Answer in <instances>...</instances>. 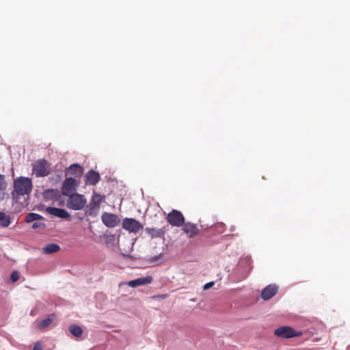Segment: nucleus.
<instances>
[{
    "mask_svg": "<svg viewBox=\"0 0 350 350\" xmlns=\"http://www.w3.org/2000/svg\"><path fill=\"white\" fill-rule=\"evenodd\" d=\"M85 178L86 184L90 185H95L100 179V174L93 170L89 171Z\"/></svg>",
    "mask_w": 350,
    "mask_h": 350,
    "instance_id": "obj_14",
    "label": "nucleus"
},
{
    "mask_svg": "<svg viewBox=\"0 0 350 350\" xmlns=\"http://www.w3.org/2000/svg\"><path fill=\"white\" fill-rule=\"evenodd\" d=\"M66 172L77 176H81L83 173V168L78 164H72L66 169Z\"/></svg>",
    "mask_w": 350,
    "mask_h": 350,
    "instance_id": "obj_15",
    "label": "nucleus"
},
{
    "mask_svg": "<svg viewBox=\"0 0 350 350\" xmlns=\"http://www.w3.org/2000/svg\"><path fill=\"white\" fill-rule=\"evenodd\" d=\"M59 250L60 247L57 244L50 243L43 248V252L45 254H53L58 252Z\"/></svg>",
    "mask_w": 350,
    "mask_h": 350,
    "instance_id": "obj_17",
    "label": "nucleus"
},
{
    "mask_svg": "<svg viewBox=\"0 0 350 350\" xmlns=\"http://www.w3.org/2000/svg\"><path fill=\"white\" fill-rule=\"evenodd\" d=\"M42 226H44V224L43 223H41V222H35L32 225V228L33 229H37L38 228H40V227H42Z\"/></svg>",
    "mask_w": 350,
    "mask_h": 350,
    "instance_id": "obj_24",
    "label": "nucleus"
},
{
    "mask_svg": "<svg viewBox=\"0 0 350 350\" xmlns=\"http://www.w3.org/2000/svg\"><path fill=\"white\" fill-rule=\"evenodd\" d=\"M54 192H55V190H53V189H48L44 191V196H46L48 193H54Z\"/></svg>",
    "mask_w": 350,
    "mask_h": 350,
    "instance_id": "obj_28",
    "label": "nucleus"
},
{
    "mask_svg": "<svg viewBox=\"0 0 350 350\" xmlns=\"http://www.w3.org/2000/svg\"><path fill=\"white\" fill-rule=\"evenodd\" d=\"M69 330L73 336L77 338L81 337L83 334L82 328L78 325H72L70 326Z\"/></svg>",
    "mask_w": 350,
    "mask_h": 350,
    "instance_id": "obj_19",
    "label": "nucleus"
},
{
    "mask_svg": "<svg viewBox=\"0 0 350 350\" xmlns=\"http://www.w3.org/2000/svg\"><path fill=\"white\" fill-rule=\"evenodd\" d=\"M77 182L73 178H67L64 181L62 193L64 196H68L75 193L74 191L77 189Z\"/></svg>",
    "mask_w": 350,
    "mask_h": 350,
    "instance_id": "obj_7",
    "label": "nucleus"
},
{
    "mask_svg": "<svg viewBox=\"0 0 350 350\" xmlns=\"http://www.w3.org/2000/svg\"><path fill=\"white\" fill-rule=\"evenodd\" d=\"M20 277V273L17 271H14L12 272L10 280L11 282L14 283L16 282Z\"/></svg>",
    "mask_w": 350,
    "mask_h": 350,
    "instance_id": "obj_23",
    "label": "nucleus"
},
{
    "mask_svg": "<svg viewBox=\"0 0 350 350\" xmlns=\"http://www.w3.org/2000/svg\"><path fill=\"white\" fill-rule=\"evenodd\" d=\"M7 187V183L5 180V176L0 174V191H4Z\"/></svg>",
    "mask_w": 350,
    "mask_h": 350,
    "instance_id": "obj_22",
    "label": "nucleus"
},
{
    "mask_svg": "<svg viewBox=\"0 0 350 350\" xmlns=\"http://www.w3.org/2000/svg\"><path fill=\"white\" fill-rule=\"evenodd\" d=\"M182 226L183 232L189 239L198 236L200 232V228L196 224L191 222H184V224Z\"/></svg>",
    "mask_w": 350,
    "mask_h": 350,
    "instance_id": "obj_8",
    "label": "nucleus"
},
{
    "mask_svg": "<svg viewBox=\"0 0 350 350\" xmlns=\"http://www.w3.org/2000/svg\"><path fill=\"white\" fill-rule=\"evenodd\" d=\"M167 220L172 226L180 227L184 224L185 217L180 211L174 209L168 213Z\"/></svg>",
    "mask_w": 350,
    "mask_h": 350,
    "instance_id": "obj_5",
    "label": "nucleus"
},
{
    "mask_svg": "<svg viewBox=\"0 0 350 350\" xmlns=\"http://www.w3.org/2000/svg\"><path fill=\"white\" fill-rule=\"evenodd\" d=\"M12 196L14 197L29 195L32 191L31 179L27 177L20 176L14 180Z\"/></svg>",
    "mask_w": 350,
    "mask_h": 350,
    "instance_id": "obj_1",
    "label": "nucleus"
},
{
    "mask_svg": "<svg viewBox=\"0 0 350 350\" xmlns=\"http://www.w3.org/2000/svg\"><path fill=\"white\" fill-rule=\"evenodd\" d=\"M32 172L37 177H45L51 173V165L45 159H38L33 164Z\"/></svg>",
    "mask_w": 350,
    "mask_h": 350,
    "instance_id": "obj_2",
    "label": "nucleus"
},
{
    "mask_svg": "<svg viewBox=\"0 0 350 350\" xmlns=\"http://www.w3.org/2000/svg\"><path fill=\"white\" fill-rule=\"evenodd\" d=\"M152 282V277L150 275L139 278L133 280H131L128 282V285L130 287L135 288L138 286L145 285L150 284Z\"/></svg>",
    "mask_w": 350,
    "mask_h": 350,
    "instance_id": "obj_13",
    "label": "nucleus"
},
{
    "mask_svg": "<svg viewBox=\"0 0 350 350\" xmlns=\"http://www.w3.org/2000/svg\"><path fill=\"white\" fill-rule=\"evenodd\" d=\"M274 334L282 338H291L301 336L302 333L289 326H282L274 329Z\"/></svg>",
    "mask_w": 350,
    "mask_h": 350,
    "instance_id": "obj_4",
    "label": "nucleus"
},
{
    "mask_svg": "<svg viewBox=\"0 0 350 350\" xmlns=\"http://www.w3.org/2000/svg\"><path fill=\"white\" fill-rule=\"evenodd\" d=\"M103 200L100 194L94 193L90 204L87 206L89 215H95L96 211L98 209L100 204Z\"/></svg>",
    "mask_w": 350,
    "mask_h": 350,
    "instance_id": "obj_10",
    "label": "nucleus"
},
{
    "mask_svg": "<svg viewBox=\"0 0 350 350\" xmlns=\"http://www.w3.org/2000/svg\"><path fill=\"white\" fill-rule=\"evenodd\" d=\"M10 218L8 215H6L5 213L0 212V226L6 228L10 224Z\"/></svg>",
    "mask_w": 350,
    "mask_h": 350,
    "instance_id": "obj_18",
    "label": "nucleus"
},
{
    "mask_svg": "<svg viewBox=\"0 0 350 350\" xmlns=\"http://www.w3.org/2000/svg\"><path fill=\"white\" fill-rule=\"evenodd\" d=\"M86 199L81 194L75 193L68 196L67 206L72 210H82L86 204Z\"/></svg>",
    "mask_w": 350,
    "mask_h": 350,
    "instance_id": "obj_3",
    "label": "nucleus"
},
{
    "mask_svg": "<svg viewBox=\"0 0 350 350\" xmlns=\"http://www.w3.org/2000/svg\"><path fill=\"white\" fill-rule=\"evenodd\" d=\"M278 287L275 284H269L266 286L261 293V297L264 300L272 298L278 292Z\"/></svg>",
    "mask_w": 350,
    "mask_h": 350,
    "instance_id": "obj_11",
    "label": "nucleus"
},
{
    "mask_svg": "<svg viewBox=\"0 0 350 350\" xmlns=\"http://www.w3.org/2000/svg\"><path fill=\"white\" fill-rule=\"evenodd\" d=\"M41 219H42V217L40 215L34 213H31L27 214V215L26 216L25 221L27 223H31Z\"/></svg>",
    "mask_w": 350,
    "mask_h": 350,
    "instance_id": "obj_20",
    "label": "nucleus"
},
{
    "mask_svg": "<svg viewBox=\"0 0 350 350\" xmlns=\"http://www.w3.org/2000/svg\"><path fill=\"white\" fill-rule=\"evenodd\" d=\"M46 211L48 213L51 215L62 218V219H68L70 218V214L64 209L55 208V207H47Z\"/></svg>",
    "mask_w": 350,
    "mask_h": 350,
    "instance_id": "obj_12",
    "label": "nucleus"
},
{
    "mask_svg": "<svg viewBox=\"0 0 350 350\" xmlns=\"http://www.w3.org/2000/svg\"><path fill=\"white\" fill-rule=\"evenodd\" d=\"M53 322V319L51 317L46 318L42 320L39 323V327L41 329L49 327Z\"/></svg>",
    "mask_w": 350,
    "mask_h": 350,
    "instance_id": "obj_21",
    "label": "nucleus"
},
{
    "mask_svg": "<svg viewBox=\"0 0 350 350\" xmlns=\"http://www.w3.org/2000/svg\"><path fill=\"white\" fill-rule=\"evenodd\" d=\"M101 219L103 224L108 228L116 227L120 222L118 215L109 213H104L102 215Z\"/></svg>",
    "mask_w": 350,
    "mask_h": 350,
    "instance_id": "obj_9",
    "label": "nucleus"
},
{
    "mask_svg": "<svg viewBox=\"0 0 350 350\" xmlns=\"http://www.w3.org/2000/svg\"><path fill=\"white\" fill-rule=\"evenodd\" d=\"M42 345L40 342H37L33 347V350H42Z\"/></svg>",
    "mask_w": 350,
    "mask_h": 350,
    "instance_id": "obj_26",
    "label": "nucleus"
},
{
    "mask_svg": "<svg viewBox=\"0 0 350 350\" xmlns=\"http://www.w3.org/2000/svg\"><path fill=\"white\" fill-rule=\"evenodd\" d=\"M214 285L213 282H208L204 286V289L207 290L210 288H211Z\"/></svg>",
    "mask_w": 350,
    "mask_h": 350,
    "instance_id": "obj_27",
    "label": "nucleus"
},
{
    "mask_svg": "<svg viewBox=\"0 0 350 350\" xmlns=\"http://www.w3.org/2000/svg\"><path fill=\"white\" fill-rule=\"evenodd\" d=\"M216 228L217 229V230L219 232H223L224 231V224L221 223V224H218L217 226H216Z\"/></svg>",
    "mask_w": 350,
    "mask_h": 350,
    "instance_id": "obj_25",
    "label": "nucleus"
},
{
    "mask_svg": "<svg viewBox=\"0 0 350 350\" xmlns=\"http://www.w3.org/2000/svg\"><path fill=\"white\" fill-rule=\"evenodd\" d=\"M145 231L149 234L151 238L161 237L163 234V232L161 229H157L154 228H146Z\"/></svg>",
    "mask_w": 350,
    "mask_h": 350,
    "instance_id": "obj_16",
    "label": "nucleus"
},
{
    "mask_svg": "<svg viewBox=\"0 0 350 350\" xmlns=\"http://www.w3.org/2000/svg\"><path fill=\"white\" fill-rule=\"evenodd\" d=\"M122 227L129 232L137 233L143 228V226L136 219L124 218L122 221Z\"/></svg>",
    "mask_w": 350,
    "mask_h": 350,
    "instance_id": "obj_6",
    "label": "nucleus"
}]
</instances>
